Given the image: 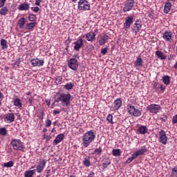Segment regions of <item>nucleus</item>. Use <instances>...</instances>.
I'll list each match as a JSON object with an SVG mask.
<instances>
[{"instance_id":"obj_1","label":"nucleus","mask_w":177,"mask_h":177,"mask_svg":"<svg viewBox=\"0 0 177 177\" xmlns=\"http://www.w3.org/2000/svg\"><path fill=\"white\" fill-rule=\"evenodd\" d=\"M96 139V134L93 130L86 132L82 137V145L84 147H88L92 142Z\"/></svg>"},{"instance_id":"obj_11","label":"nucleus","mask_w":177,"mask_h":177,"mask_svg":"<svg viewBox=\"0 0 177 177\" xmlns=\"http://www.w3.org/2000/svg\"><path fill=\"white\" fill-rule=\"evenodd\" d=\"M45 167H46V160L44 159L40 160L38 162V165L36 167L35 172L41 174V172H43L44 169H45Z\"/></svg>"},{"instance_id":"obj_63","label":"nucleus","mask_w":177,"mask_h":177,"mask_svg":"<svg viewBox=\"0 0 177 177\" xmlns=\"http://www.w3.org/2000/svg\"><path fill=\"white\" fill-rule=\"evenodd\" d=\"M72 2H77V0H71Z\"/></svg>"},{"instance_id":"obj_28","label":"nucleus","mask_w":177,"mask_h":177,"mask_svg":"<svg viewBox=\"0 0 177 177\" xmlns=\"http://www.w3.org/2000/svg\"><path fill=\"white\" fill-rule=\"evenodd\" d=\"M19 28H24V25L26 24V18L21 17L17 22Z\"/></svg>"},{"instance_id":"obj_47","label":"nucleus","mask_w":177,"mask_h":177,"mask_svg":"<svg viewBox=\"0 0 177 177\" xmlns=\"http://www.w3.org/2000/svg\"><path fill=\"white\" fill-rule=\"evenodd\" d=\"M50 125H52V121L50 120H49V119H47L46 120V127L47 128H49V127H50Z\"/></svg>"},{"instance_id":"obj_27","label":"nucleus","mask_w":177,"mask_h":177,"mask_svg":"<svg viewBox=\"0 0 177 177\" xmlns=\"http://www.w3.org/2000/svg\"><path fill=\"white\" fill-rule=\"evenodd\" d=\"M155 54H156V56L158 57V59H160V60H165V59H167V56H165L164 55V53H162V51L157 50L156 51Z\"/></svg>"},{"instance_id":"obj_53","label":"nucleus","mask_w":177,"mask_h":177,"mask_svg":"<svg viewBox=\"0 0 177 177\" xmlns=\"http://www.w3.org/2000/svg\"><path fill=\"white\" fill-rule=\"evenodd\" d=\"M19 66H20V62L16 61L15 63L14 64V67H19Z\"/></svg>"},{"instance_id":"obj_21","label":"nucleus","mask_w":177,"mask_h":177,"mask_svg":"<svg viewBox=\"0 0 177 177\" xmlns=\"http://www.w3.org/2000/svg\"><path fill=\"white\" fill-rule=\"evenodd\" d=\"M145 153H147V148H146V147H141L140 149L134 152V154L138 158L139 157V156H143Z\"/></svg>"},{"instance_id":"obj_35","label":"nucleus","mask_w":177,"mask_h":177,"mask_svg":"<svg viewBox=\"0 0 177 177\" xmlns=\"http://www.w3.org/2000/svg\"><path fill=\"white\" fill-rule=\"evenodd\" d=\"M37 26V22H32V23H28L26 24V30H32L34 27Z\"/></svg>"},{"instance_id":"obj_50","label":"nucleus","mask_w":177,"mask_h":177,"mask_svg":"<svg viewBox=\"0 0 177 177\" xmlns=\"http://www.w3.org/2000/svg\"><path fill=\"white\" fill-rule=\"evenodd\" d=\"M43 0H35V5L36 6H39L41 5V2H42Z\"/></svg>"},{"instance_id":"obj_8","label":"nucleus","mask_w":177,"mask_h":177,"mask_svg":"<svg viewBox=\"0 0 177 177\" xmlns=\"http://www.w3.org/2000/svg\"><path fill=\"white\" fill-rule=\"evenodd\" d=\"M147 110L151 114H157L161 111V106L160 104H151L147 106Z\"/></svg>"},{"instance_id":"obj_64","label":"nucleus","mask_w":177,"mask_h":177,"mask_svg":"<svg viewBox=\"0 0 177 177\" xmlns=\"http://www.w3.org/2000/svg\"><path fill=\"white\" fill-rule=\"evenodd\" d=\"M69 177H75V176L71 175V176H70Z\"/></svg>"},{"instance_id":"obj_19","label":"nucleus","mask_w":177,"mask_h":177,"mask_svg":"<svg viewBox=\"0 0 177 177\" xmlns=\"http://www.w3.org/2000/svg\"><path fill=\"white\" fill-rule=\"evenodd\" d=\"M140 30H142V21L137 20L133 24V31H134L136 34H138Z\"/></svg>"},{"instance_id":"obj_5","label":"nucleus","mask_w":177,"mask_h":177,"mask_svg":"<svg viewBox=\"0 0 177 177\" xmlns=\"http://www.w3.org/2000/svg\"><path fill=\"white\" fill-rule=\"evenodd\" d=\"M127 112L133 117H140L142 115V112L132 104L127 105Z\"/></svg>"},{"instance_id":"obj_24","label":"nucleus","mask_w":177,"mask_h":177,"mask_svg":"<svg viewBox=\"0 0 177 177\" xmlns=\"http://www.w3.org/2000/svg\"><path fill=\"white\" fill-rule=\"evenodd\" d=\"M109 38L110 37L107 35H104L101 36L100 38V40H99V45L100 46L104 45V44H106L107 42V41H109Z\"/></svg>"},{"instance_id":"obj_20","label":"nucleus","mask_w":177,"mask_h":177,"mask_svg":"<svg viewBox=\"0 0 177 177\" xmlns=\"http://www.w3.org/2000/svg\"><path fill=\"white\" fill-rule=\"evenodd\" d=\"M137 132L140 135H146L149 132V129L147 128V126L145 125H140L138 129H137Z\"/></svg>"},{"instance_id":"obj_4","label":"nucleus","mask_w":177,"mask_h":177,"mask_svg":"<svg viewBox=\"0 0 177 177\" xmlns=\"http://www.w3.org/2000/svg\"><path fill=\"white\" fill-rule=\"evenodd\" d=\"M11 146L13 150H18L19 151H24V144L20 140L14 139L11 141Z\"/></svg>"},{"instance_id":"obj_6","label":"nucleus","mask_w":177,"mask_h":177,"mask_svg":"<svg viewBox=\"0 0 177 177\" xmlns=\"http://www.w3.org/2000/svg\"><path fill=\"white\" fill-rule=\"evenodd\" d=\"M77 6L79 10H89L91 9V4L86 0H80Z\"/></svg>"},{"instance_id":"obj_22","label":"nucleus","mask_w":177,"mask_h":177,"mask_svg":"<svg viewBox=\"0 0 177 177\" xmlns=\"http://www.w3.org/2000/svg\"><path fill=\"white\" fill-rule=\"evenodd\" d=\"M85 38L88 42H92V41H95V39H96V35H95V32H90L86 34Z\"/></svg>"},{"instance_id":"obj_40","label":"nucleus","mask_w":177,"mask_h":177,"mask_svg":"<svg viewBox=\"0 0 177 177\" xmlns=\"http://www.w3.org/2000/svg\"><path fill=\"white\" fill-rule=\"evenodd\" d=\"M110 164H111V160L107 159L103 162L102 167L103 168H107V167H109Z\"/></svg>"},{"instance_id":"obj_41","label":"nucleus","mask_w":177,"mask_h":177,"mask_svg":"<svg viewBox=\"0 0 177 177\" xmlns=\"http://www.w3.org/2000/svg\"><path fill=\"white\" fill-rule=\"evenodd\" d=\"M63 80L62 76H57L55 77V82L57 85H60L62 84V80Z\"/></svg>"},{"instance_id":"obj_58","label":"nucleus","mask_w":177,"mask_h":177,"mask_svg":"<svg viewBox=\"0 0 177 177\" xmlns=\"http://www.w3.org/2000/svg\"><path fill=\"white\" fill-rule=\"evenodd\" d=\"M43 132H44V133H45L46 132H48V129L44 128V129H43Z\"/></svg>"},{"instance_id":"obj_45","label":"nucleus","mask_w":177,"mask_h":177,"mask_svg":"<svg viewBox=\"0 0 177 177\" xmlns=\"http://www.w3.org/2000/svg\"><path fill=\"white\" fill-rule=\"evenodd\" d=\"M106 120L110 123V124H114V122L113 121V115L109 114L106 117Z\"/></svg>"},{"instance_id":"obj_29","label":"nucleus","mask_w":177,"mask_h":177,"mask_svg":"<svg viewBox=\"0 0 177 177\" xmlns=\"http://www.w3.org/2000/svg\"><path fill=\"white\" fill-rule=\"evenodd\" d=\"M0 45L1 46L2 50H5V49H8V41H6L4 39H1L0 41Z\"/></svg>"},{"instance_id":"obj_12","label":"nucleus","mask_w":177,"mask_h":177,"mask_svg":"<svg viewBox=\"0 0 177 177\" xmlns=\"http://www.w3.org/2000/svg\"><path fill=\"white\" fill-rule=\"evenodd\" d=\"M122 107V98H117L113 103V111H117Z\"/></svg>"},{"instance_id":"obj_31","label":"nucleus","mask_w":177,"mask_h":177,"mask_svg":"<svg viewBox=\"0 0 177 177\" xmlns=\"http://www.w3.org/2000/svg\"><path fill=\"white\" fill-rule=\"evenodd\" d=\"M162 82L165 84V85H169V84H171V77L169 75L163 76Z\"/></svg>"},{"instance_id":"obj_37","label":"nucleus","mask_w":177,"mask_h":177,"mask_svg":"<svg viewBox=\"0 0 177 177\" xmlns=\"http://www.w3.org/2000/svg\"><path fill=\"white\" fill-rule=\"evenodd\" d=\"M64 88L66 89V91H71L73 88H74V84L72 82L67 83L66 85L64 86Z\"/></svg>"},{"instance_id":"obj_34","label":"nucleus","mask_w":177,"mask_h":177,"mask_svg":"<svg viewBox=\"0 0 177 177\" xmlns=\"http://www.w3.org/2000/svg\"><path fill=\"white\" fill-rule=\"evenodd\" d=\"M35 174V169L33 170H28L24 173L25 177H32V176Z\"/></svg>"},{"instance_id":"obj_18","label":"nucleus","mask_w":177,"mask_h":177,"mask_svg":"<svg viewBox=\"0 0 177 177\" xmlns=\"http://www.w3.org/2000/svg\"><path fill=\"white\" fill-rule=\"evenodd\" d=\"M64 139V133H60L58 134L56 137L55 139L53 142V146H57L59 143L62 142Z\"/></svg>"},{"instance_id":"obj_52","label":"nucleus","mask_w":177,"mask_h":177,"mask_svg":"<svg viewBox=\"0 0 177 177\" xmlns=\"http://www.w3.org/2000/svg\"><path fill=\"white\" fill-rule=\"evenodd\" d=\"M95 176V172H93V171H91L88 174V176H87V177H94Z\"/></svg>"},{"instance_id":"obj_55","label":"nucleus","mask_w":177,"mask_h":177,"mask_svg":"<svg viewBox=\"0 0 177 177\" xmlns=\"http://www.w3.org/2000/svg\"><path fill=\"white\" fill-rule=\"evenodd\" d=\"M3 100V94L0 91V102H2Z\"/></svg>"},{"instance_id":"obj_3","label":"nucleus","mask_w":177,"mask_h":177,"mask_svg":"<svg viewBox=\"0 0 177 177\" xmlns=\"http://www.w3.org/2000/svg\"><path fill=\"white\" fill-rule=\"evenodd\" d=\"M80 59V55H75L73 56V58H71L68 61V67L73 70V71H77L78 70V67H80V63L78 62V59Z\"/></svg>"},{"instance_id":"obj_15","label":"nucleus","mask_w":177,"mask_h":177,"mask_svg":"<svg viewBox=\"0 0 177 177\" xmlns=\"http://www.w3.org/2000/svg\"><path fill=\"white\" fill-rule=\"evenodd\" d=\"M74 49L77 52L80 51V49L82 48V45H84V39L82 37H80L78 39L73 43Z\"/></svg>"},{"instance_id":"obj_7","label":"nucleus","mask_w":177,"mask_h":177,"mask_svg":"<svg viewBox=\"0 0 177 177\" xmlns=\"http://www.w3.org/2000/svg\"><path fill=\"white\" fill-rule=\"evenodd\" d=\"M133 5H135V0H126L124 2V7L122 8V11L124 13H126V12H130V10H132Z\"/></svg>"},{"instance_id":"obj_26","label":"nucleus","mask_w":177,"mask_h":177,"mask_svg":"<svg viewBox=\"0 0 177 177\" xmlns=\"http://www.w3.org/2000/svg\"><path fill=\"white\" fill-rule=\"evenodd\" d=\"M9 13V8L8 6L1 7L0 9L1 16H6Z\"/></svg>"},{"instance_id":"obj_39","label":"nucleus","mask_w":177,"mask_h":177,"mask_svg":"<svg viewBox=\"0 0 177 177\" xmlns=\"http://www.w3.org/2000/svg\"><path fill=\"white\" fill-rule=\"evenodd\" d=\"M170 177H177V166L171 169Z\"/></svg>"},{"instance_id":"obj_17","label":"nucleus","mask_w":177,"mask_h":177,"mask_svg":"<svg viewBox=\"0 0 177 177\" xmlns=\"http://www.w3.org/2000/svg\"><path fill=\"white\" fill-rule=\"evenodd\" d=\"M15 113H9L6 115V117L4 118L5 122H7L8 124H10V122H13L15 121Z\"/></svg>"},{"instance_id":"obj_42","label":"nucleus","mask_w":177,"mask_h":177,"mask_svg":"<svg viewBox=\"0 0 177 177\" xmlns=\"http://www.w3.org/2000/svg\"><path fill=\"white\" fill-rule=\"evenodd\" d=\"M102 149L101 147H99L93 151V154H96L97 156H100L102 154Z\"/></svg>"},{"instance_id":"obj_54","label":"nucleus","mask_w":177,"mask_h":177,"mask_svg":"<svg viewBox=\"0 0 177 177\" xmlns=\"http://www.w3.org/2000/svg\"><path fill=\"white\" fill-rule=\"evenodd\" d=\"M44 139H47V140H49L50 139V136H49L46 134H44Z\"/></svg>"},{"instance_id":"obj_14","label":"nucleus","mask_w":177,"mask_h":177,"mask_svg":"<svg viewBox=\"0 0 177 177\" xmlns=\"http://www.w3.org/2000/svg\"><path fill=\"white\" fill-rule=\"evenodd\" d=\"M173 34L171 30H165L162 33V39L166 41V42H171L172 41Z\"/></svg>"},{"instance_id":"obj_61","label":"nucleus","mask_w":177,"mask_h":177,"mask_svg":"<svg viewBox=\"0 0 177 177\" xmlns=\"http://www.w3.org/2000/svg\"><path fill=\"white\" fill-rule=\"evenodd\" d=\"M174 68H177V62L174 64Z\"/></svg>"},{"instance_id":"obj_32","label":"nucleus","mask_w":177,"mask_h":177,"mask_svg":"<svg viewBox=\"0 0 177 177\" xmlns=\"http://www.w3.org/2000/svg\"><path fill=\"white\" fill-rule=\"evenodd\" d=\"M122 153V151H121V149H114L112 150V155L114 157H120Z\"/></svg>"},{"instance_id":"obj_46","label":"nucleus","mask_w":177,"mask_h":177,"mask_svg":"<svg viewBox=\"0 0 177 177\" xmlns=\"http://www.w3.org/2000/svg\"><path fill=\"white\" fill-rule=\"evenodd\" d=\"M109 50V48L107 46H105L104 48L101 49V53L104 56L106 53H107V51Z\"/></svg>"},{"instance_id":"obj_33","label":"nucleus","mask_w":177,"mask_h":177,"mask_svg":"<svg viewBox=\"0 0 177 177\" xmlns=\"http://www.w3.org/2000/svg\"><path fill=\"white\" fill-rule=\"evenodd\" d=\"M83 165L87 168H89V167H91V160L89 157H86L84 158Z\"/></svg>"},{"instance_id":"obj_13","label":"nucleus","mask_w":177,"mask_h":177,"mask_svg":"<svg viewBox=\"0 0 177 177\" xmlns=\"http://www.w3.org/2000/svg\"><path fill=\"white\" fill-rule=\"evenodd\" d=\"M30 63L33 67H41L45 64V61L39 58H33L30 60Z\"/></svg>"},{"instance_id":"obj_25","label":"nucleus","mask_w":177,"mask_h":177,"mask_svg":"<svg viewBox=\"0 0 177 177\" xmlns=\"http://www.w3.org/2000/svg\"><path fill=\"white\" fill-rule=\"evenodd\" d=\"M19 10H30V3H22L18 7Z\"/></svg>"},{"instance_id":"obj_38","label":"nucleus","mask_w":177,"mask_h":177,"mask_svg":"<svg viewBox=\"0 0 177 177\" xmlns=\"http://www.w3.org/2000/svg\"><path fill=\"white\" fill-rule=\"evenodd\" d=\"M136 158H138L137 156H136L135 153H133L132 155H131V157L129 158L126 162L127 164H131V162H132V161H133L134 160H136Z\"/></svg>"},{"instance_id":"obj_36","label":"nucleus","mask_w":177,"mask_h":177,"mask_svg":"<svg viewBox=\"0 0 177 177\" xmlns=\"http://www.w3.org/2000/svg\"><path fill=\"white\" fill-rule=\"evenodd\" d=\"M13 165H15V163L13 162V161L10 160L8 162L3 163V167L4 168H12Z\"/></svg>"},{"instance_id":"obj_56","label":"nucleus","mask_w":177,"mask_h":177,"mask_svg":"<svg viewBox=\"0 0 177 177\" xmlns=\"http://www.w3.org/2000/svg\"><path fill=\"white\" fill-rule=\"evenodd\" d=\"M159 88L160 89V91H165V87L163 85H160Z\"/></svg>"},{"instance_id":"obj_44","label":"nucleus","mask_w":177,"mask_h":177,"mask_svg":"<svg viewBox=\"0 0 177 177\" xmlns=\"http://www.w3.org/2000/svg\"><path fill=\"white\" fill-rule=\"evenodd\" d=\"M8 132L6 131V129L5 127H2L0 129V135L2 136H6Z\"/></svg>"},{"instance_id":"obj_51","label":"nucleus","mask_w":177,"mask_h":177,"mask_svg":"<svg viewBox=\"0 0 177 177\" xmlns=\"http://www.w3.org/2000/svg\"><path fill=\"white\" fill-rule=\"evenodd\" d=\"M173 124H177V115H174L172 119Z\"/></svg>"},{"instance_id":"obj_60","label":"nucleus","mask_w":177,"mask_h":177,"mask_svg":"<svg viewBox=\"0 0 177 177\" xmlns=\"http://www.w3.org/2000/svg\"><path fill=\"white\" fill-rule=\"evenodd\" d=\"M54 132H56V129L55 128H53L51 131L52 133H54Z\"/></svg>"},{"instance_id":"obj_48","label":"nucleus","mask_w":177,"mask_h":177,"mask_svg":"<svg viewBox=\"0 0 177 177\" xmlns=\"http://www.w3.org/2000/svg\"><path fill=\"white\" fill-rule=\"evenodd\" d=\"M32 10H33V12H35V13H38V12H39V7L36 6V7H32Z\"/></svg>"},{"instance_id":"obj_2","label":"nucleus","mask_w":177,"mask_h":177,"mask_svg":"<svg viewBox=\"0 0 177 177\" xmlns=\"http://www.w3.org/2000/svg\"><path fill=\"white\" fill-rule=\"evenodd\" d=\"M57 100V102H61V104L64 107H68L71 103V94L70 93H61Z\"/></svg>"},{"instance_id":"obj_30","label":"nucleus","mask_w":177,"mask_h":177,"mask_svg":"<svg viewBox=\"0 0 177 177\" xmlns=\"http://www.w3.org/2000/svg\"><path fill=\"white\" fill-rule=\"evenodd\" d=\"M13 103H14V106H15V107H18V109L23 107V104L21 103V100L19 98H16L13 101Z\"/></svg>"},{"instance_id":"obj_9","label":"nucleus","mask_w":177,"mask_h":177,"mask_svg":"<svg viewBox=\"0 0 177 177\" xmlns=\"http://www.w3.org/2000/svg\"><path fill=\"white\" fill-rule=\"evenodd\" d=\"M133 24V16H129L125 18L124 23L123 24V28L125 31H128L129 28H131V26Z\"/></svg>"},{"instance_id":"obj_57","label":"nucleus","mask_w":177,"mask_h":177,"mask_svg":"<svg viewBox=\"0 0 177 177\" xmlns=\"http://www.w3.org/2000/svg\"><path fill=\"white\" fill-rule=\"evenodd\" d=\"M53 114H54V115H56L57 114H60V111H54Z\"/></svg>"},{"instance_id":"obj_23","label":"nucleus","mask_w":177,"mask_h":177,"mask_svg":"<svg viewBox=\"0 0 177 177\" xmlns=\"http://www.w3.org/2000/svg\"><path fill=\"white\" fill-rule=\"evenodd\" d=\"M172 8V3L169 1H166L164 6V10L163 12L166 15H168L169 12H171V9Z\"/></svg>"},{"instance_id":"obj_59","label":"nucleus","mask_w":177,"mask_h":177,"mask_svg":"<svg viewBox=\"0 0 177 177\" xmlns=\"http://www.w3.org/2000/svg\"><path fill=\"white\" fill-rule=\"evenodd\" d=\"M28 102L29 103H32V98H29Z\"/></svg>"},{"instance_id":"obj_49","label":"nucleus","mask_w":177,"mask_h":177,"mask_svg":"<svg viewBox=\"0 0 177 177\" xmlns=\"http://www.w3.org/2000/svg\"><path fill=\"white\" fill-rule=\"evenodd\" d=\"M6 3V0H0V8H3V6H5Z\"/></svg>"},{"instance_id":"obj_43","label":"nucleus","mask_w":177,"mask_h":177,"mask_svg":"<svg viewBox=\"0 0 177 177\" xmlns=\"http://www.w3.org/2000/svg\"><path fill=\"white\" fill-rule=\"evenodd\" d=\"M35 19H37V16L34 14H30L28 15V20L29 21H35Z\"/></svg>"},{"instance_id":"obj_10","label":"nucleus","mask_w":177,"mask_h":177,"mask_svg":"<svg viewBox=\"0 0 177 177\" xmlns=\"http://www.w3.org/2000/svg\"><path fill=\"white\" fill-rule=\"evenodd\" d=\"M159 142L162 145H167L168 142V137L167 136V133L164 130H160L159 131Z\"/></svg>"},{"instance_id":"obj_16","label":"nucleus","mask_w":177,"mask_h":177,"mask_svg":"<svg viewBox=\"0 0 177 177\" xmlns=\"http://www.w3.org/2000/svg\"><path fill=\"white\" fill-rule=\"evenodd\" d=\"M134 67L136 70H140L143 67V59L141 57H138L134 62Z\"/></svg>"},{"instance_id":"obj_62","label":"nucleus","mask_w":177,"mask_h":177,"mask_svg":"<svg viewBox=\"0 0 177 177\" xmlns=\"http://www.w3.org/2000/svg\"><path fill=\"white\" fill-rule=\"evenodd\" d=\"M91 49H93V50L95 49V47H93V45H91Z\"/></svg>"}]
</instances>
